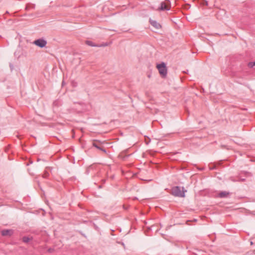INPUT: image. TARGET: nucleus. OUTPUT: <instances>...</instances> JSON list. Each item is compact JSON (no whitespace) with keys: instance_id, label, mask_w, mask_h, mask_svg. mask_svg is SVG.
Wrapping results in <instances>:
<instances>
[{"instance_id":"obj_1","label":"nucleus","mask_w":255,"mask_h":255,"mask_svg":"<svg viewBox=\"0 0 255 255\" xmlns=\"http://www.w3.org/2000/svg\"><path fill=\"white\" fill-rule=\"evenodd\" d=\"M171 192V194L174 196L184 197L185 192H186V190H184L183 187L175 186L172 188Z\"/></svg>"},{"instance_id":"obj_2","label":"nucleus","mask_w":255,"mask_h":255,"mask_svg":"<svg viewBox=\"0 0 255 255\" xmlns=\"http://www.w3.org/2000/svg\"><path fill=\"white\" fill-rule=\"evenodd\" d=\"M157 69L160 75L164 77L167 75V68L166 65L164 63L162 62L161 64H157L156 66Z\"/></svg>"},{"instance_id":"obj_3","label":"nucleus","mask_w":255,"mask_h":255,"mask_svg":"<svg viewBox=\"0 0 255 255\" xmlns=\"http://www.w3.org/2000/svg\"><path fill=\"white\" fill-rule=\"evenodd\" d=\"M170 8V2L169 0H165L162 2L160 6L157 9L158 10H168Z\"/></svg>"},{"instance_id":"obj_4","label":"nucleus","mask_w":255,"mask_h":255,"mask_svg":"<svg viewBox=\"0 0 255 255\" xmlns=\"http://www.w3.org/2000/svg\"><path fill=\"white\" fill-rule=\"evenodd\" d=\"M33 44L40 48H43L47 44V41L43 39L40 38L34 40Z\"/></svg>"},{"instance_id":"obj_5","label":"nucleus","mask_w":255,"mask_h":255,"mask_svg":"<svg viewBox=\"0 0 255 255\" xmlns=\"http://www.w3.org/2000/svg\"><path fill=\"white\" fill-rule=\"evenodd\" d=\"M93 146L95 147L97 149H99L102 150L104 152H105V153L106 152V149L103 146H102L101 145V144L100 142L94 141L93 142Z\"/></svg>"},{"instance_id":"obj_6","label":"nucleus","mask_w":255,"mask_h":255,"mask_svg":"<svg viewBox=\"0 0 255 255\" xmlns=\"http://www.w3.org/2000/svg\"><path fill=\"white\" fill-rule=\"evenodd\" d=\"M1 235L3 236H10L13 234L12 230H3L1 232Z\"/></svg>"},{"instance_id":"obj_7","label":"nucleus","mask_w":255,"mask_h":255,"mask_svg":"<svg viewBox=\"0 0 255 255\" xmlns=\"http://www.w3.org/2000/svg\"><path fill=\"white\" fill-rule=\"evenodd\" d=\"M149 22L152 26L155 27L156 29H159L161 27L160 24L157 21L150 19Z\"/></svg>"},{"instance_id":"obj_8","label":"nucleus","mask_w":255,"mask_h":255,"mask_svg":"<svg viewBox=\"0 0 255 255\" xmlns=\"http://www.w3.org/2000/svg\"><path fill=\"white\" fill-rule=\"evenodd\" d=\"M86 43L87 45H88L89 46H106L108 45V44L107 43H105L102 44H101L100 45H98L93 44L92 41H89V40H87L86 41Z\"/></svg>"},{"instance_id":"obj_9","label":"nucleus","mask_w":255,"mask_h":255,"mask_svg":"<svg viewBox=\"0 0 255 255\" xmlns=\"http://www.w3.org/2000/svg\"><path fill=\"white\" fill-rule=\"evenodd\" d=\"M229 194V193L227 191H222L219 194V197L220 198L227 197Z\"/></svg>"},{"instance_id":"obj_10","label":"nucleus","mask_w":255,"mask_h":255,"mask_svg":"<svg viewBox=\"0 0 255 255\" xmlns=\"http://www.w3.org/2000/svg\"><path fill=\"white\" fill-rule=\"evenodd\" d=\"M30 240L31 239L28 237H23L22 238V241L24 243H28Z\"/></svg>"},{"instance_id":"obj_11","label":"nucleus","mask_w":255,"mask_h":255,"mask_svg":"<svg viewBox=\"0 0 255 255\" xmlns=\"http://www.w3.org/2000/svg\"><path fill=\"white\" fill-rule=\"evenodd\" d=\"M248 66L250 68H253L254 66H255V62H249L248 64Z\"/></svg>"},{"instance_id":"obj_12","label":"nucleus","mask_w":255,"mask_h":255,"mask_svg":"<svg viewBox=\"0 0 255 255\" xmlns=\"http://www.w3.org/2000/svg\"><path fill=\"white\" fill-rule=\"evenodd\" d=\"M203 4L205 5H208V1L206 0H203Z\"/></svg>"},{"instance_id":"obj_13","label":"nucleus","mask_w":255,"mask_h":255,"mask_svg":"<svg viewBox=\"0 0 255 255\" xmlns=\"http://www.w3.org/2000/svg\"><path fill=\"white\" fill-rule=\"evenodd\" d=\"M46 177V174H45L44 176H43V177Z\"/></svg>"}]
</instances>
